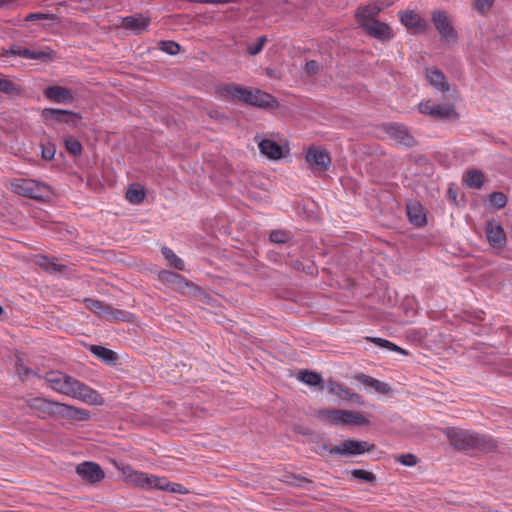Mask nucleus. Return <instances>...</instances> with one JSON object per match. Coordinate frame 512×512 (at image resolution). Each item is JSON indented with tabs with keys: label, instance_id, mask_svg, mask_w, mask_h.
<instances>
[{
	"label": "nucleus",
	"instance_id": "nucleus-2",
	"mask_svg": "<svg viewBox=\"0 0 512 512\" xmlns=\"http://www.w3.org/2000/svg\"><path fill=\"white\" fill-rule=\"evenodd\" d=\"M218 96L225 101H238L258 108H277L278 101L271 94L237 83H228L218 87Z\"/></svg>",
	"mask_w": 512,
	"mask_h": 512
},
{
	"label": "nucleus",
	"instance_id": "nucleus-4",
	"mask_svg": "<svg viewBox=\"0 0 512 512\" xmlns=\"http://www.w3.org/2000/svg\"><path fill=\"white\" fill-rule=\"evenodd\" d=\"M317 417L334 425H369L368 419L359 412L340 409H321Z\"/></svg>",
	"mask_w": 512,
	"mask_h": 512
},
{
	"label": "nucleus",
	"instance_id": "nucleus-35",
	"mask_svg": "<svg viewBox=\"0 0 512 512\" xmlns=\"http://www.w3.org/2000/svg\"><path fill=\"white\" fill-rule=\"evenodd\" d=\"M145 192L141 187H130L126 192V199L131 204L137 205L143 202Z\"/></svg>",
	"mask_w": 512,
	"mask_h": 512
},
{
	"label": "nucleus",
	"instance_id": "nucleus-23",
	"mask_svg": "<svg viewBox=\"0 0 512 512\" xmlns=\"http://www.w3.org/2000/svg\"><path fill=\"white\" fill-rule=\"evenodd\" d=\"M426 78L429 83L441 92H447L450 89L445 75L436 68H429L426 70Z\"/></svg>",
	"mask_w": 512,
	"mask_h": 512
},
{
	"label": "nucleus",
	"instance_id": "nucleus-9",
	"mask_svg": "<svg viewBox=\"0 0 512 512\" xmlns=\"http://www.w3.org/2000/svg\"><path fill=\"white\" fill-rule=\"evenodd\" d=\"M374 445L367 441L345 440L338 446L329 449L330 454L341 456L361 455L373 449Z\"/></svg>",
	"mask_w": 512,
	"mask_h": 512
},
{
	"label": "nucleus",
	"instance_id": "nucleus-16",
	"mask_svg": "<svg viewBox=\"0 0 512 512\" xmlns=\"http://www.w3.org/2000/svg\"><path fill=\"white\" fill-rule=\"evenodd\" d=\"M43 95L50 102L58 104H71L74 101L71 90L59 85L48 86L44 89Z\"/></svg>",
	"mask_w": 512,
	"mask_h": 512
},
{
	"label": "nucleus",
	"instance_id": "nucleus-46",
	"mask_svg": "<svg viewBox=\"0 0 512 512\" xmlns=\"http://www.w3.org/2000/svg\"><path fill=\"white\" fill-rule=\"evenodd\" d=\"M179 274L171 271H162L159 273V279L168 284L170 287L175 282V279L178 277Z\"/></svg>",
	"mask_w": 512,
	"mask_h": 512
},
{
	"label": "nucleus",
	"instance_id": "nucleus-50",
	"mask_svg": "<svg viewBox=\"0 0 512 512\" xmlns=\"http://www.w3.org/2000/svg\"><path fill=\"white\" fill-rule=\"evenodd\" d=\"M16 371L18 373V375L24 379L25 377H27V375L30 373V370L28 368H25L23 367L21 364H17L16 365Z\"/></svg>",
	"mask_w": 512,
	"mask_h": 512
},
{
	"label": "nucleus",
	"instance_id": "nucleus-10",
	"mask_svg": "<svg viewBox=\"0 0 512 512\" xmlns=\"http://www.w3.org/2000/svg\"><path fill=\"white\" fill-rule=\"evenodd\" d=\"M62 403L50 401L45 398L36 397L27 400V406L35 412L40 418H48L51 416L58 417Z\"/></svg>",
	"mask_w": 512,
	"mask_h": 512
},
{
	"label": "nucleus",
	"instance_id": "nucleus-42",
	"mask_svg": "<svg viewBox=\"0 0 512 512\" xmlns=\"http://www.w3.org/2000/svg\"><path fill=\"white\" fill-rule=\"evenodd\" d=\"M290 234L284 230H274L270 233V240L273 243L283 244L289 241Z\"/></svg>",
	"mask_w": 512,
	"mask_h": 512
},
{
	"label": "nucleus",
	"instance_id": "nucleus-29",
	"mask_svg": "<svg viewBox=\"0 0 512 512\" xmlns=\"http://www.w3.org/2000/svg\"><path fill=\"white\" fill-rule=\"evenodd\" d=\"M357 380L364 386L373 388L378 393L387 394L390 391V388L386 383L378 379H375L369 375L360 374L357 376Z\"/></svg>",
	"mask_w": 512,
	"mask_h": 512
},
{
	"label": "nucleus",
	"instance_id": "nucleus-38",
	"mask_svg": "<svg viewBox=\"0 0 512 512\" xmlns=\"http://www.w3.org/2000/svg\"><path fill=\"white\" fill-rule=\"evenodd\" d=\"M489 202L496 209H501L507 204V197L502 192H493L489 196Z\"/></svg>",
	"mask_w": 512,
	"mask_h": 512
},
{
	"label": "nucleus",
	"instance_id": "nucleus-52",
	"mask_svg": "<svg viewBox=\"0 0 512 512\" xmlns=\"http://www.w3.org/2000/svg\"><path fill=\"white\" fill-rule=\"evenodd\" d=\"M235 2H237V0H203V3L207 4H227Z\"/></svg>",
	"mask_w": 512,
	"mask_h": 512
},
{
	"label": "nucleus",
	"instance_id": "nucleus-13",
	"mask_svg": "<svg viewBox=\"0 0 512 512\" xmlns=\"http://www.w3.org/2000/svg\"><path fill=\"white\" fill-rule=\"evenodd\" d=\"M398 16L400 22L414 33H423L428 28L427 21L413 10L400 11Z\"/></svg>",
	"mask_w": 512,
	"mask_h": 512
},
{
	"label": "nucleus",
	"instance_id": "nucleus-56",
	"mask_svg": "<svg viewBox=\"0 0 512 512\" xmlns=\"http://www.w3.org/2000/svg\"><path fill=\"white\" fill-rule=\"evenodd\" d=\"M2 312H3V309H2V307L0 306V315L2 314Z\"/></svg>",
	"mask_w": 512,
	"mask_h": 512
},
{
	"label": "nucleus",
	"instance_id": "nucleus-14",
	"mask_svg": "<svg viewBox=\"0 0 512 512\" xmlns=\"http://www.w3.org/2000/svg\"><path fill=\"white\" fill-rule=\"evenodd\" d=\"M41 117L45 122L56 121L75 124L81 117L77 113L69 110L44 108L41 112Z\"/></svg>",
	"mask_w": 512,
	"mask_h": 512
},
{
	"label": "nucleus",
	"instance_id": "nucleus-28",
	"mask_svg": "<svg viewBox=\"0 0 512 512\" xmlns=\"http://www.w3.org/2000/svg\"><path fill=\"white\" fill-rule=\"evenodd\" d=\"M464 185L474 189H480L484 183V174L479 170H469L462 177Z\"/></svg>",
	"mask_w": 512,
	"mask_h": 512
},
{
	"label": "nucleus",
	"instance_id": "nucleus-32",
	"mask_svg": "<svg viewBox=\"0 0 512 512\" xmlns=\"http://www.w3.org/2000/svg\"><path fill=\"white\" fill-rule=\"evenodd\" d=\"M367 340L374 343L378 347L386 348V349H389L391 351H394V352H397V353H400L403 355L408 354L406 350L402 349L401 347L397 346L396 344H394L393 342H391L389 340L379 338V337H368Z\"/></svg>",
	"mask_w": 512,
	"mask_h": 512
},
{
	"label": "nucleus",
	"instance_id": "nucleus-12",
	"mask_svg": "<svg viewBox=\"0 0 512 512\" xmlns=\"http://www.w3.org/2000/svg\"><path fill=\"white\" fill-rule=\"evenodd\" d=\"M432 21L439 34L448 42L455 41L457 34L453 29L446 11H434Z\"/></svg>",
	"mask_w": 512,
	"mask_h": 512
},
{
	"label": "nucleus",
	"instance_id": "nucleus-37",
	"mask_svg": "<svg viewBox=\"0 0 512 512\" xmlns=\"http://www.w3.org/2000/svg\"><path fill=\"white\" fill-rule=\"evenodd\" d=\"M65 147L74 156L80 155L82 152V145L74 136H69L65 139Z\"/></svg>",
	"mask_w": 512,
	"mask_h": 512
},
{
	"label": "nucleus",
	"instance_id": "nucleus-15",
	"mask_svg": "<svg viewBox=\"0 0 512 512\" xmlns=\"http://www.w3.org/2000/svg\"><path fill=\"white\" fill-rule=\"evenodd\" d=\"M76 472L89 483H98L105 477L102 468L94 462H83L76 467Z\"/></svg>",
	"mask_w": 512,
	"mask_h": 512
},
{
	"label": "nucleus",
	"instance_id": "nucleus-48",
	"mask_svg": "<svg viewBox=\"0 0 512 512\" xmlns=\"http://www.w3.org/2000/svg\"><path fill=\"white\" fill-rule=\"evenodd\" d=\"M318 70H319V65H318L317 61L310 60V61L306 62L305 71L307 74L314 75L318 72Z\"/></svg>",
	"mask_w": 512,
	"mask_h": 512
},
{
	"label": "nucleus",
	"instance_id": "nucleus-17",
	"mask_svg": "<svg viewBox=\"0 0 512 512\" xmlns=\"http://www.w3.org/2000/svg\"><path fill=\"white\" fill-rule=\"evenodd\" d=\"M362 29L367 35L381 42H388L394 37L392 28L387 23L380 22L378 20L371 22L370 24H365Z\"/></svg>",
	"mask_w": 512,
	"mask_h": 512
},
{
	"label": "nucleus",
	"instance_id": "nucleus-54",
	"mask_svg": "<svg viewBox=\"0 0 512 512\" xmlns=\"http://www.w3.org/2000/svg\"><path fill=\"white\" fill-rule=\"evenodd\" d=\"M293 267L295 270H300L302 269V263L300 261H295L294 264H293Z\"/></svg>",
	"mask_w": 512,
	"mask_h": 512
},
{
	"label": "nucleus",
	"instance_id": "nucleus-43",
	"mask_svg": "<svg viewBox=\"0 0 512 512\" xmlns=\"http://www.w3.org/2000/svg\"><path fill=\"white\" fill-rule=\"evenodd\" d=\"M160 49L167 54L176 55L180 52V45L174 41H161Z\"/></svg>",
	"mask_w": 512,
	"mask_h": 512
},
{
	"label": "nucleus",
	"instance_id": "nucleus-24",
	"mask_svg": "<svg viewBox=\"0 0 512 512\" xmlns=\"http://www.w3.org/2000/svg\"><path fill=\"white\" fill-rule=\"evenodd\" d=\"M58 417L78 421H86L90 418V414L85 409L75 408L73 406L62 404L60 411H58Z\"/></svg>",
	"mask_w": 512,
	"mask_h": 512
},
{
	"label": "nucleus",
	"instance_id": "nucleus-27",
	"mask_svg": "<svg viewBox=\"0 0 512 512\" xmlns=\"http://www.w3.org/2000/svg\"><path fill=\"white\" fill-rule=\"evenodd\" d=\"M11 53L13 55L20 56L22 58L26 59H51L52 58V51L49 50H31L28 48H13L11 49Z\"/></svg>",
	"mask_w": 512,
	"mask_h": 512
},
{
	"label": "nucleus",
	"instance_id": "nucleus-30",
	"mask_svg": "<svg viewBox=\"0 0 512 512\" xmlns=\"http://www.w3.org/2000/svg\"><path fill=\"white\" fill-rule=\"evenodd\" d=\"M174 290L180 292L181 294L188 295L194 293L198 288L196 285L188 282L183 276L180 274L175 279V282L171 286Z\"/></svg>",
	"mask_w": 512,
	"mask_h": 512
},
{
	"label": "nucleus",
	"instance_id": "nucleus-53",
	"mask_svg": "<svg viewBox=\"0 0 512 512\" xmlns=\"http://www.w3.org/2000/svg\"><path fill=\"white\" fill-rule=\"evenodd\" d=\"M17 0H0V8L7 7L11 8Z\"/></svg>",
	"mask_w": 512,
	"mask_h": 512
},
{
	"label": "nucleus",
	"instance_id": "nucleus-7",
	"mask_svg": "<svg viewBox=\"0 0 512 512\" xmlns=\"http://www.w3.org/2000/svg\"><path fill=\"white\" fill-rule=\"evenodd\" d=\"M420 113L428 115L434 119H454L458 117L454 105L452 104H434L431 100L422 101L418 104Z\"/></svg>",
	"mask_w": 512,
	"mask_h": 512
},
{
	"label": "nucleus",
	"instance_id": "nucleus-22",
	"mask_svg": "<svg viewBox=\"0 0 512 512\" xmlns=\"http://www.w3.org/2000/svg\"><path fill=\"white\" fill-rule=\"evenodd\" d=\"M380 13V8L377 5L370 4L363 7H359L356 11V19L361 28L365 26V24H370L371 22L376 21L378 14Z\"/></svg>",
	"mask_w": 512,
	"mask_h": 512
},
{
	"label": "nucleus",
	"instance_id": "nucleus-8",
	"mask_svg": "<svg viewBox=\"0 0 512 512\" xmlns=\"http://www.w3.org/2000/svg\"><path fill=\"white\" fill-rule=\"evenodd\" d=\"M86 308L99 316L106 317L110 320H128L129 313L114 309L110 305L97 299L85 298L83 300Z\"/></svg>",
	"mask_w": 512,
	"mask_h": 512
},
{
	"label": "nucleus",
	"instance_id": "nucleus-36",
	"mask_svg": "<svg viewBox=\"0 0 512 512\" xmlns=\"http://www.w3.org/2000/svg\"><path fill=\"white\" fill-rule=\"evenodd\" d=\"M37 264L50 272H61L65 269L64 265L58 264L47 257H39Z\"/></svg>",
	"mask_w": 512,
	"mask_h": 512
},
{
	"label": "nucleus",
	"instance_id": "nucleus-6",
	"mask_svg": "<svg viewBox=\"0 0 512 512\" xmlns=\"http://www.w3.org/2000/svg\"><path fill=\"white\" fill-rule=\"evenodd\" d=\"M127 479L143 489H159L167 491L171 482L165 477L149 475L144 472L132 471Z\"/></svg>",
	"mask_w": 512,
	"mask_h": 512
},
{
	"label": "nucleus",
	"instance_id": "nucleus-41",
	"mask_svg": "<svg viewBox=\"0 0 512 512\" xmlns=\"http://www.w3.org/2000/svg\"><path fill=\"white\" fill-rule=\"evenodd\" d=\"M266 42H267L266 36L259 37L255 43L248 45L247 52L250 55H257V54H259L263 50Z\"/></svg>",
	"mask_w": 512,
	"mask_h": 512
},
{
	"label": "nucleus",
	"instance_id": "nucleus-18",
	"mask_svg": "<svg viewBox=\"0 0 512 512\" xmlns=\"http://www.w3.org/2000/svg\"><path fill=\"white\" fill-rule=\"evenodd\" d=\"M385 131L388 136L398 144L410 147L415 143L413 136L410 135L404 125L389 124L385 126Z\"/></svg>",
	"mask_w": 512,
	"mask_h": 512
},
{
	"label": "nucleus",
	"instance_id": "nucleus-51",
	"mask_svg": "<svg viewBox=\"0 0 512 512\" xmlns=\"http://www.w3.org/2000/svg\"><path fill=\"white\" fill-rule=\"evenodd\" d=\"M55 150L53 147H46L42 150V156L45 159H52L54 157Z\"/></svg>",
	"mask_w": 512,
	"mask_h": 512
},
{
	"label": "nucleus",
	"instance_id": "nucleus-40",
	"mask_svg": "<svg viewBox=\"0 0 512 512\" xmlns=\"http://www.w3.org/2000/svg\"><path fill=\"white\" fill-rule=\"evenodd\" d=\"M354 479L363 480L365 482H374L376 477L372 472L363 469H354L351 472Z\"/></svg>",
	"mask_w": 512,
	"mask_h": 512
},
{
	"label": "nucleus",
	"instance_id": "nucleus-25",
	"mask_svg": "<svg viewBox=\"0 0 512 512\" xmlns=\"http://www.w3.org/2000/svg\"><path fill=\"white\" fill-rule=\"evenodd\" d=\"M259 150L263 155L273 160H278L283 156L282 147L269 139H264L259 143Z\"/></svg>",
	"mask_w": 512,
	"mask_h": 512
},
{
	"label": "nucleus",
	"instance_id": "nucleus-1",
	"mask_svg": "<svg viewBox=\"0 0 512 512\" xmlns=\"http://www.w3.org/2000/svg\"><path fill=\"white\" fill-rule=\"evenodd\" d=\"M47 384L56 392L81 400L88 404H100V395L94 389L77 379L59 372L50 371L46 373Z\"/></svg>",
	"mask_w": 512,
	"mask_h": 512
},
{
	"label": "nucleus",
	"instance_id": "nucleus-55",
	"mask_svg": "<svg viewBox=\"0 0 512 512\" xmlns=\"http://www.w3.org/2000/svg\"><path fill=\"white\" fill-rule=\"evenodd\" d=\"M449 194H450V196L453 198V200H455V199H456V194H455L454 192H452V190H451V189L449 190Z\"/></svg>",
	"mask_w": 512,
	"mask_h": 512
},
{
	"label": "nucleus",
	"instance_id": "nucleus-44",
	"mask_svg": "<svg viewBox=\"0 0 512 512\" xmlns=\"http://www.w3.org/2000/svg\"><path fill=\"white\" fill-rule=\"evenodd\" d=\"M56 16L54 14L48 13H30L25 17V21H39V20H55Z\"/></svg>",
	"mask_w": 512,
	"mask_h": 512
},
{
	"label": "nucleus",
	"instance_id": "nucleus-20",
	"mask_svg": "<svg viewBox=\"0 0 512 512\" xmlns=\"http://www.w3.org/2000/svg\"><path fill=\"white\" fill-rule=\"evenodd\" d=\"M327 389L329 393L340 399L360 403V396L341 383L330 380L327 383Z\"/></svg>",
	"mask_w": 512,
	"mask_h": 512
},
{
	"label": "nucleus",
	"instance_id": "nucleus-39",
	"mask_svg": "<svg viewBox=\"0 0 512 512\" xmlns=\"http://www.w3.org/2000/svg\"><path fill=\"white\" fill-rule=\"evenodd\" d=\"M0 92L12 94L19 92V89L11 80L0 74Z\"/></svg>",
	"mask_w": 512,
	"mask_h": 512
},
{
	"label": "nucleus",
	"instance_id": "nucleus-31",
	"mask_svg": "<svg viewBox=\"0 0 512 512\" xmlns=\"http://www.w3.org/2000/svg\"><path fill=\"white\" fill-rule=\"evenodd\" d=\"M297 379L309 386H317L322 382L320 374L310 370L299 371Z\"/></svg>",
	"mask_w": 512,
	"mask_h": 512
},
{
	"label": "nucleus",
	"instance_id": "nucleus-3",
	"mask_svg": "<svg viewBox=\"0 0 512 512\" xmlns=\"http://www.w3.org/2000/svg\"><path fill=\"white\" fill-rule=\"evenodd\" d=\"M444 433L449 443L458 450L478 449L491 452L497 448L496 441L488 435L454 427L447 428Z\"/></svg>",
	"mask_w": 512,
	"mask_h": 512
},
{
	"label": "nucleus",
	"instance_id": "nucleus-33",
	"mask_svg": "<svg viewBox=\"0 0 512 512\" xmlns=\"http://www.w3.org/2000/svg\"><path fill=\"white\" fill-rule=\"evenodd\" d=\"M162 254L172 267H174L177 270H184V261L180 257H178L172 249L168 247H163Z\"/></svg>",
	"mask_w": 512,
	"mask_h": 512
},
{
	"label": "nucleus",
	"instance_id": "nucleus-49",
	"mask_svg": "<svg viewBox=\"0 0 512 512\" xmlns=\"http://www.w3.org/2000/svg\"><path fill=\"white\" fill-rule=\"evenodd\" d=\"M167 491L173 492V493H179V494H186L188 491L187 489L178 483H170L169 488Z\"/></svg>",
	"mask_w": 512,
	"mask_h": 512
},
{
	"label": "nucleus",
	"instance_id": "nucleus-5",
	"mask_svg": "<svg viewBox=\"0 0 512 512\" xmlns=\"http://www.w3.org/2000/svg\"><path fill=\"white\" fill-rule=\"evenodd\" d=\"M12 192L35 200H44L51 194L50 187L32 179H14L10 182Z\"/></svg>",
	"mask_w": 512,
	"mask_h": 512
},
{
	"label": "nucleus",
	"instance_id": "nucleus-19",
	"mask_svg": "<svg viewBox=\"0 0 512 512\" xmlns=\"http://www.w3.org/2000/svg\"><path fill=\"white\" fill-rule=\"evenodd\" d=\"M486 236L489 244L494 248H502L506 243L504 229L493 221H489L486 225Z\"/></svg>",
	"mask_w": 512,
	"mask_h": 512
},
{
	"label": "nucleus",
	"instance_id": "nucleus-11",
	"mask_svg": "<svg viewBox=\"0 0 512 512\" xmlns=\"http://www.w3.org/2000/svg\"><path fill=\"white\" fill-rule=\"evenodd\" d=\"M305 159L311 169L320 172L326 171L331 164L329 153L325 149L316 146L307 149Z\"/></svg>",
	"mask_w": 512,
	"mask_h": 512
},
{
	"label": "nucleus",
	"instance_id": "nucleus-47",
	"mask_svg": "<svg viewBox=\"0 0 512 512\" xmlns=\"http://www.w3.org/2000/svg\"><path fill=\"white\" fill-rule=\"evenodd\" d=\"M493 2L494 0H476L475 8L479 13L485 14L490 9Z\"/></svg>",
	"mask_w": 512,
	"mask_h": 512
},
{
	"label": "nucleus",
	"instance_id": "nucleus-34",
	"mask_svg": "<svg viewBox=\"0 0 512 512\" xmlns=\"http://www.w3.org/2000/svg\"><path fill=\"white\" fill-rule=\"evenodd\" d=\"M90 351L95 356L106 362L114 361L117 358L116 353L114 351L102 346L92 345Z\"/></svg>",
	"mask_w": 512,
	"mask_h": 512
},
{
	"label": "nucleus",
	"instance_id": "nucleus-45",
	"mask_svg": "<svg viewBox=\"0 0 512 512\" xmlns=\"http://www.w3.org/2000/svg\"><path fill=\"white\" fill-rule=\"evenodd\" d=\"M396 461L405 466H414L417 464V457L414 454L407 453L396 457Z\"/></svg>",
	"mask_w": 512,
	"mask_h": 512
},
{
	"label": "nucleus",
	"instance_id": "nucleus-21",
	"mask_svg": "<svg viewBox=\"0 0 512 512\" xmlns=\"http://www.w3.org/2000/svg\"><path fill=\"white\" fill-rule=\"evenodd\" d=\"M123 26L126 29L134 31L136 34H141L146 31L150 25V19L142 14H135L123 18Z\"/></svg>",
	"mask_w": 512,
	"mask_h": 512
},
{
	"label": "nucleus",
	"instance_id": "nucleus-26",
	"mask_svg": "<svg viewBox=\"0 0 512 512\" xmlns=\"http://www.w3.org/2000/svg\"><path fill=\"white\" fill-rule=\"evenodd\" d=\"M407 216L410 222L416 226H423L426 224L424 209L418 202H411L407 205Z\"/></svg>",
	"mask_w": 512,
	"mask_h": 512
}]
</instances>
